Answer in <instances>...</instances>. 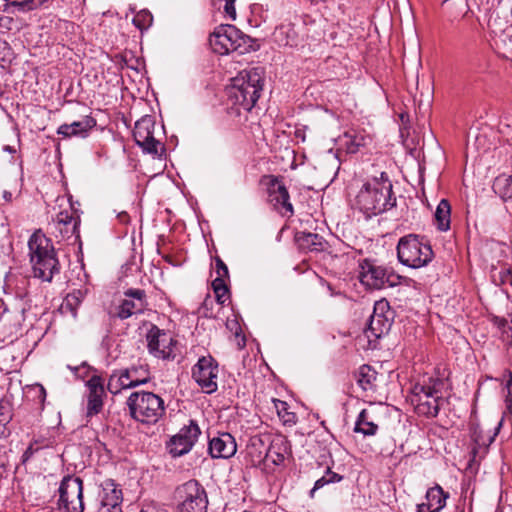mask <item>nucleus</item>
<instances>
[{
  "label": "nucleus",
  "instance_id": "12",
  "mask_svg": "<svg viewBox=\"0 0 512 512\" xmlns=\"http://www.w3.org/2000/svg\"><path fill=\"white\" fill-rule=\"evenodd\" d=\"M218 364L211 357H201L192 369V378L208 394L217 390Z\"/></svg>",
  "mask_w": 512,
  "mask_h": 512
},
{
  "label": "nucleus",
  "instance_id": "20",
  "mask_svg": "<svg viewBox=\"0 0 512 512\" xmlns=\"http://www.w3.org/2000/svg\"><path fill=\"white\" fill-rule=\"evenodd\" d=\"M208 451L214 459H229L237 451L236 440L228 432L219 433L209 441Z\"/></svg>",
  "mask_w": 512,
  "mask_h": 512
},
{
  "label": "nucleus",
  "instance_id": "37",
  "mask_svg": "<svg viewBox=\"0 0 512 512\" xmlns=\"http://www.w3.org/2000/svg\"><path fill=\"white\" fill-rule=\"evenodd\" d=\"M153 21L152 14L147 10H141L139 11L134 17H133V24L135 27H137L139 30H147Z\"/></svg>",
  "mask_w": 512,
  "mask_h": 512
},
{
  "label": "nucleus",
  "instance_id": "26",
  "mask_svg": "<svg viewBox=\"0 0 512 512\" xmlns=\"http://www.w3.org/2000/svg\"><path fill=\"white\" fill-rule=\"evenodd\" d=\"M78 225V218H75L67 211H61L56 217L54 230L59 232L63 239H69L77 232Z\"/></svg>",
  "mask_w": 512,
  "mask_h": 512
},
{
  "label": "nucleus",
  "instance_id": "54",
  "mask_svg": "<svg viewBox=\"0 0 512 512\" xmlns=\"http://www.w3.org/2000/svg\"><path fill=\"white\" fill-rule=\"evenodd\" d=\"M3 149L9 153H15V149L9 145L4 146Z\"/></svg>",
  "mask_w": 512,
  "mask_h": 512
},
{
  "label": "nucleus",
  "instance_id": "34",
  "mask_svg": "<svg viewBox=\"0 0 512 512\" xmlns=\"http://www.w3.org/2000/svg\"><path fill=\"white\" fill-rule=\"evenodd\" d=\"M493 189L502 198H512V175L501 174L495 178Z\"/></svg>",
  "mask_w": 512,
  "mask_h": 512
},
{
  "label": "nucleus",
  "instance_id": "33",
  "mask_svg": "<svg viewBox=\"0 0 512 512\" xmlns=\"http://www.w3.org/2000/svg\"><path fill=\"white\" fill-rule=\"evenodd\" d=\"M502 426V421H499L494 428L493 433H485L478 425L473 428L472 439L478 448L487 450L488 447L494 442Z\"/></svg>",
  "mask_w": 512,
  "mask_h": 512
},
{
  "label": "nucleus",
  "instance_id": "19",
  "mask_svg": "<svg viewBox=\"0 0 512 512\" xmlns=\"http://www.w3.org/2000/svg\"><path fill=\"white\" fill-rule=\"evenodd\" d=\"M123 493L116 482L107 479L101 484L98 512H122Z\"/></svg>",
  "mask_w": 512,
  "mask_h": 512
},
{
  "label": "nucleus",
  "instance_id": "40",
  "mask_svg": "<svg viewBox=\"0 0 512 512\" xmlns=\"http://www.w3.org/2000/svg\"><path fill=\"white\" fill-rule=\"evenodd\" d=\"M215 300L211 295H207L200 307V312L206 318H216L217 312L214 311Z\"/></svg>",
  "mask_w": 512,
  "mask_h": 512
},
{
  "label": "nucleus",
  "instance_id": "42",
  "mask_svg": "<svg viewBox=\"0 0 512 512\" xmlns=\"http://www.w3.org/2000/svg\"><path fill=\"white\" fill-rule=\"evenodd\" d=\"M215 262H216V272L218 275L217 277H222L224 280H225V278H228L229 277L228 267L223 262V260L220 257H216Z\"/></svg>",
  "mask_w": 512,
  "mask_h": 512
},
{
  "label": "nucleus",
  "instance_id": "38",
  "mask_svg": "<svg viewBox=\"0 0 512 512\" xmlns=\"http://www.w3.org/2000/svg\"><path fill=\"white\" fill-rule=\"evenodd\" d=\"M44 2L45 0L12 1L9 3V6L16 8L20 12H28L39 8Z\"/></svg>",
  "mask_w": 512,
  "mask_h": 512
},
{
  "label": "nucleus",
  "instance_id": "56",
  "mask_svg": "<svg viewBox=\"0 0 512 512\" xmlns=\"http://www.w3.org/2000/svg\"><path fill=\"white\" fill-rule=\"evenodd\" d=\"M151 507L143 508L140 512H150Z\"/></svg>",
  "mask_w": 512,
  "mask_h": 512
},
{
  "label": "nucleus",
  "instance_id": "48",
  "mask_svg": "<svg viewBox=\"0 0 512 512\" xmlns=\"http://www.w3.org/2000/svg\"><path fill=\"white\" fill-rule=\"evenodd\" d=\"M11 420V415L5 407L0 406V422H8Z\"/></svg>",
  "mask_w": 512,
  "mask_h": 512
},
{
  "label": "nucleus",
  "instance_id": "51",
  "mask_svg": "<svg viewBox=\"0 0 512 512\" xmlns=\"http://www.w3.org/2000/svg\"><path fill=\"white\" fill-rule=\"evenodd\" d=\"M7 423L8 422H0V437H5L7 435Z\"/></svg>",
  "mask_w": 512,
  "mask_h": 512
},
{
  "label": "nucleus",
  "instance_id": "36",
  "mask_svg": "<svg viewBox=\"0 0 512 512\" xmlns=\"http://www.w3.org/2000/svg\"><path fill=\"white\" fill-rule=\"evenodd\" d=\"M341 480H342V476L341 475L333 472L330 469V467H327L325 475H323L321 478L316 480V482L314 484V487L310 491V496L313 497L315 491L321 489L325 485L330 484V483H337V482H340Z\"/></svg>",
  "mask_w": 512,
  "mask_h": 512
},
{
  "label": "nucleus",
  "instance_id": "49",
  "mask_svg": "<svg viewBox=\"0 0 512 512\" xmlns=\"http://www.w3.org/2000/svg\"><path fill=\"white\" fill-rule=\"evenodd\" d=\"M502 282L512 287V271L506 270L502 275Z\"/></svg>",
  "mask_w": 512,
  "mask_h": 512
},
{
  "label": "nucleus",
  "instance_id": "3",
  "mask_svg": "<svg viewBox=\"0 0 512 512\" xmlns=\"http://www.w3.org/2000/svg\"><path fill=\"white\" fill-rule=\"evenodd\" d=\"M264 85V72L260 67L243 70L233 79L229 97L234 105L251 111L258 101Z\"/></svg>",
  "mask_w": 512,
  "mask_h": 512
},
{
  "label": "nucleus",
  "instance_id": "8",
  "mask_svg": "<svg viewBox=\"0 0 512 512\" xmlns=\"http://www.w3.org/2000/svg\"><path fill=\"white\" fill-rule=\"evenodd\" d=\"M358 278L370 289H381L387 284L390 287L400 284L401 276L391 268L379 265L374 260L365 259L359 265Z\"/></svg>",
  "mask_w": 512,
  "mask_h": 512
},
{
  "label": "nucleus",
  "instance_id": "43",
  "mask_svg": "<svg viewBox=\"0 0 512 512\" xmlns=\"http://www.w3.org/2000/svg\"><path fill=\"white\" fill-rule=\"evenodd\" d=\"M225 1V5H224V12L227 16H229V18L231 20H235L236 19V9H235V6H234V3L236 0H224Z\"/></svg>",
  "mask_w": 512,
  "mask_h": 512
},
{
  "label": "nucleus",
  "instance_id": "16",
  "mask_svg": "<svg viewBox=\"0 0 512 512\" xmlns=\"http://www.w3.org/2000/svg\"><path fill=\"white\" fill-rule=\"evenodd\" d=\"M147 341L149 352L155 357L160 359L175 357L176 341L169 333L153 327L147 335Z\"/></svg>",
  "mask_w": 512,
  "mask_h": 512
},
{
  "label": "nucleus",
  "instance_id": "14",
  "mask_svg": "<svg viewBox=\"0 0 512 512\" xmlns=\"http://www.w3.org/2000/svg\"><path fill=\"white\" fill-rule=\"evenodd\" d=\"M386 312H389V303L386 300L377 301L374 305L373 314L370 316L368 326L364 330L369 343L389 332L392 323L390 317L385 314Z\"/></svg>",
  "mask_w": 512,
  "mask_h": 512
},
{
  "label": "nucleus",
  "instance_id": "23",
  "mask_svg": "<svg viewBox=\"0 0 512 512\" xmlns=\"http://www.w3.org/2000/svg\"><path fill=\"white\" fill-rule=\"evenodd\" d=\"M449 493L444 492L443 488L436 484L427 490L426 502L417 505L416 512H440L446 505Z\"/></svg>",
  "mask_w": 512,
  "mask_h": 512
},
{
  "label": "nucleus",
  "instance_id": "31",
  "mask_svg": "<svg viewBox=\"0 0 512 512\" xmlns=\"http://www.w3.org/2000/svg\"><path fill=\"white\" fill-rule=\"evenodd\" d=\"M435 225L438 230L446 232L451 224V205L447 199H442L437 205L435 214Z\"/></svg>",
  "mask_w": 512,
  "mask_h": 512
},
{
  "label": "nucleus",
  "instance_id": "6",
  "mask_svg": "<svg viewBox=\"0 0 512 512\" xmlns=\"http://www.w3.org/2000/svg\"><path fill=\"white\" fill-rule=\"evenodd\" d=\"M433 251L428 243H424L417 235L402 237L397 245L399 261L411 268L426 266L433 258Z\"/></svg>",
  "mask_w": 512,
  "mask_h": 512
},
{
  "label": "nucleus",
  "instance_id": "29",
  "mask_svg": "<svg viewBox=\"0 0 512 512\" xmlns=\"http://www.w3.org/2000/svg\"><path fill=\"white\" fill-rule=\"evenodd\" d=\"M378 429V425L373 421L371 411L363 409L356 419L354 432L361 433L364 437H367L376 435Z\"/></svg>",
  "mask_w": 512,
  "mask_h": 512
},
{
  "label": "nucleus",
  "instance_id": "9",
  "mask_svg": "<svg viewBox=\"0 0 512 512\" xmlns=\"http://www.w3.org/2000/svg\"><path fill=\"white\" fill-rule=\"evenodd\" d=\"M58 508L64 512H83V480L67 475L59 486Z\"/></svg>",
  "mask_w": 512,
  "mask_h": 512
},
{
  "label": "nucleus",
  "instance_id": "50",
  "mask_svg": "<svg viewBox=\"0 0 512 512\" xmlns=\"http://www.w3.org/2000/svg\"><path fill=\"white\" fill-rule=\"evenodd\" d=\"M117 217H118L119 221L123 224H126L129 222V215L125 211L118 213Z\"/></svg>",
  "mask_w": 512,
  "mask_h": 512
},
{
  "label": "nucleus",
  "instance_id": "13",
  "mask_svg": "<svg viewBox=\"0 0 512 512\" xmlns=\"http://www.w3.org/2000/svg\"><path fill=\"white\" fill-rule=\"evenodd\" d=\"M201 430L198 424L191 420L188 426H184L167 443V449L172 457H180L187 454L196 443Z\"/></svg>",
  "mask_w": 512,
  "mask_h": 512
},
{
  "label": "nucleus",
  "instance_id": "10",
  "mask_svg": "<svg viewBox=\"0 0 512 512\" xmlns=\"http://www.w3.org/2000/svg\"><path fill=\"white\" fill-rule=\"evenodd\" d=\"M150 380V373L145 365L132 366L114 372L107 384V389L112 394H118L123 389H130L146 384Z\"/></svg>",
  "mask_w": 512,
  "mask_h": 512
},
{
  "label": "nucleus",
  "instance_id": "18",
  "mask_svg": "<svg viewBox=\"0 0 512 512\" xmlns=\"http://www.w3.org/2000/svg\"><path fill=\"white\" fill-rule=\"evenodd\" d=\"M268 201L283 216L294 213L287 188L277 177L271 176L268 183Z\"/></svg>",
  "mask_w": 512,
  "mask_h": 512
},
{
  "label": "nucleus",
  "instance_id": "41",
  "mask_svg": "<svg viewBox=\"0 0 512 512\" xmlns=\"http://www.w3.org/2000/svg\"><path fill=\"white\" fill-rule=\"evenodd\" d=\"M80 300L79 297L75 294H68L64 300L62 305L63 309H69L70 312L75 316L76 315V307L79 305Z\"/></svg>",
  "mask_w": 512,
  "mask_h": 512
},
{
  "label": "nucleus",
  "instance_id": "22",
  "mask_svg": "<svg viewBox=\"0 0 512 512\" xmlns=\"http://www.w3.org/2000/svg\"><path fill=\"white\" fill-rule=\"evenodd\" d=\"M291 443L287 437L277 435L268 445L266 462H271L273 465H281L286 458L291 456Z\"/></svg>",
  "mask_w": 512,
  "mask_h": 512
},
{
  "label": "nucleus",
  "instance_id": "35",
  "mask_svg": "<svg viewBox=\"0 0 512 512\" xmlns=\"http://www.w3.org/2000/svg\"><path fill=\"white\" fill-rule=\"evenodd\" d=\"M215 301L218 305L223 306L229 300V289L222 277H216L212 282Z\"/></svg>",
  "mask_w": 512,
  "mask_h": 512
},
{
  "label": "nucleus",
  "instance_id": "1",
  "mask_svg": "<svg viewBox=\"0 0 512 512\" xmlns=\"http://www.w3.org/2000/svg\"><path fill=\"white\" fill-rule=\"evenodd\" d=\"M392 187L386 172L367 179L356 195V207L368 218L390 210L396 205Z\"/></svg>",
  "mask_w": 512,
  "mask_h": 512
},
{
  "label": "nucleus",
  "instance_id": "2",
  "mask_svg": "<svg viewBox=\"0 0 512 512\" xmlns=\"http://www.w3.org/2000/svg\"><path fill=\"white\" fill-rule=\"evenodd\" d=\"M28 248L33 276L51 282L54 275L60 273V263L51 239L38 230L30 236Z\"/></svg>",
  "mask_w": 512,
  "mask_h": 512
},
{
  "label": "nucleus",
  "instance_id": "44",
  "mask_svg": "<svg viewBox=\"0 0 512 512\" xmlns=\"http://www.w3.org/2000/svg\"><path fill=\"white\" fill-rule=\"evenodd\" d=\"M34 391H35V394H36V398L39 400L41 408H43L44 402L46 400V395H47L45 388L42 385L38 384L34 388Z\"/></svg>",
  "mask_w": 512,
  "mask_h": 512
},
{
  "label": "nucleus",
  "instance_id": "4",
  "mask_svg": "<svg viewBox=\"0 0 512 512\" xmlns=\"http://www.w3.org/2000/svg\"><path fill=\"white\" fill-rule=\"evenodd\" d=\"M446 381L441 377L430 376L424 378L413 387V394L416 398V411L426 417H436L444 402L443 390Z\"/></svg>",
  "mask_w": 512,
  "mask_h": 512
},
{
  "label": "nucleus",
  "instance_id": "39",
  "mask_svg": "<svg viewBox=\"0 0 512 512\" xmlns=\"http://www.w3.org/2000/svg\"><path fill=\"white\" fill-rule=\"evenodd\" d=\"M274 406L277 410L279 417L284 423H293L295 415L294 413L287 411V403L278 399L273 400Z\"/></svg>",
  "mask_w": 512,
  "mask_h": 512
},
{
  "label": "nucleus",
  "instance_id": "24",
  "mask_svg": "<svg viewBox=\"0 0 512 512\" xmlns=\"http://www.w3.org/2000/svg\"><path fill=\"white\" fill-rule=\"evenodd\" d=\"M96 126V120L92 116H85L80 121L71 124H62L57 129V134L63 138L81 137L85 138L91 129Z\"/></svg>",
  "mask_w": 512,
  "mask_h": 512
},
{
  "label": "nucleus",
  "instance_id": "30",
  "mask_svg": "<svg viewBox=\"0 0 512 512\" xmlns=\"http://www.w3.org/2000/svg\"><path fill=\"white\" fill-rule=\"evenodd\" d=\"M342 141L346 152L349 154H355L360 150L361 147L367 145V142L370 141V138L363 132L350 130L344 133Z\"/></svg>",
  "mask_w": 512,
  "mask_h": 512
},
{
  "label": "nucleus",
  "instance_id": "28",
  "mask_svg": "<svg viewBox=\"0 0 512 512\" xmlns=\"http://www.w3.org/2000/svg\"><path fill=\"white\" fill-rule=\"evenodd\" d=\"M377 376V371L367 364L360 366L355 372L356 382L365 392H374L376 390Z\"/></svg>",
  "mask_w": 512,
  "mask_h": 512
},
{
  "label": "nucleus",
  "instance_id": "53",
  "mask_svg": "<svg viewBox=\"0 0 512 512\" xmlns=\"http://www.w3.org/2000/svg\"><path fill=\"white\" fill-rule=\"evenodd\" d=\"M163 258H164V260H165L167 263H169V264H171V265H174V266L176 265V264L174 263V261H173V259H172V257H171V256L166 255V256H164Z\"/></svg>",
  "mask_w": 512,
  "mask_h": 512
},
{
  "label": "nucleus",
  "instance_id": "17",
  "mask_svg": "<svg viewBox=\"0 0 512 512\" xmlns=\"http://www.w3.org/2000/svg\"><path fill=\"white\" fill-rule=\"evenodd\" d=\"M125 298L117 308L116 316L122 320L134 314L143 313L148 306L147 295L143 289H128L124 292Z\"/></svg>",
  "mask_w": 512,
  "mask_h": 512
},
{
  "label": "nucleus",
  "instance_id": "55",
  "mask_svg": "<svg viewBox=\"0 0 512 512\" xmlns=\"http://www.w3.org/2000/svg\"><path fill=\"white\" fill-rule=\"evenodd\" d=\"M506 402H507V407L511 408L512 407V399H510V400L507 399Z\"/></svg>",
  "mask_w": 512,
  "mask_h": 512
},
{
  "label": "nucleus",
  "instance_id": "5",
  "mask_svg": "<svg viewBox=\"0 0 512 512\" xmlns=\"http://www.w3.org/2000/svg\"><path fill=\"white\" fill-rule=\"evenodd\" d=\"M126 404L131 418L143 424H155L165 414L164 400L153 392H133Z\"/></svg>",
  "mask_w": 512,
  "mask_h": 512
},
{
  "label": "nucleus",
  "instance_id": "7",
  "mask_svg": "<svg viewBox=\"0 0 512 512\" xmlns=\"http://www.w3.org/2000/svg\"><path fill=\"white\" fill-rule=\"evenodd\" d=\"M247 42V36L230 24L219 25L209 37L212 50L219 55H226L231 52L244 54L247 51Z\"/></svg>",
  "mask_w": 512,
  "mask_h": 512
},
{
  "label": "nucleus",
  "instance_id": "47",
  "mask_svg": "<svg viewBox=\"0 0 512 512\" xmlns=\"http://www.w3.org/2000/svg\"><path fill=\"white\" fill-rule=\"evenodd\" d=\"M37 450L38 449L34 448L33 445H29L22 455V463H26Z\"/></svg>",
  "mask_w": 512,
  "mask_h": 512
},
{
  "label": "nucleus",
  "instance_id": "32",
  "mask_svg": "<svg viewBox=\"0 0 512 512\" xmlns=\"http://www.w3.org/2000/svg\"><path fill=\"white\" fill-rule=\"evenodd\" d=\"M296 241L301 249L309 251H320L324 247L323 237L316 233L299 232L296 235Z\"/></svg>",
  "mask_w": 512,
  "mask_h": 512
},
{
  "label": "nucleus",
  "instance_id": "21",
  "mask_svg": "<svg viewBox=\"0 0 512 512\" xmlns=\"http://www.w3.org/2000/svg\"><path fill=\"white\" fill-rule=\"evenodd\" d=\"M87 417H92L103 408V397L105 395L103 380L98 375H93L87 382Z\"/></svg>",
  "mask_w": 512,
  "mask_h": 512
},
{
  "label": "nucleus",
  "instance_id": "25",
  "mask_svg": "<svg viewBox=\"0 0 512 512\" xmlns=\"http://www.w3.org/2000/svg\"><path fill=\"white\" fill-rule=\"evenodd\" d=\"M267 441L260 435L252 436L246 447V457L251 466H260L266 462L267 458Z\"/></svg>",
  "mask_w": 512,
  "mask_h": 512
},
{
  "label": "nucleus",
  "instance_id": "27",
  "mask_svg": "<svg viewBox=\"0 0 512 512\" xmlns=\"http://www.w3.org/2000/svg\"><path fill=\"white\" fill-rule=\"evenodd\" d=\"M483 29H486L491 36L501 35L508 26V21L502 17L497 10L488 11L483 21H480Z\"/></svg>",
  "mask_w": 512,
  "mask_h": 512
},
{
  "label": "nucleus",
  "instance_id": "11",
  "mask_svg": "<svg viewBox=\"0 0 512 512\" xmlns=\"http://www.w3.org/2000/svg\"><path fill=\"white\" fill-rule=\"evenodd\" d=\"M182 502L179 512H207L208 498L204 487L194 479L185 482L177 489Z\"/></svg>",
  "mask_w": 512,
  "mask_h": 512
},
{
  "label": "nucleus",
  "instance_id": "45",
  "mask_svg": "<svg viewBox=\"0 0 512 512\" xmlns=\"http://www.w3.org/2000/svg\"><path fill=\"white\" fill-rule=\"evenodd\" d=\"M504 378H506L505 388L508 392L507 398L512 394V372L511 370H505L503 374Z\"/></svg>",
  "mask_w": 512,
  "mask_h": 512
},
{
  "label": "nucleus",
  "instance_id": "46",
  "mask_svg": "<svg viewBox=\"0 0 512 512\" xmlns=\"http://www.w3.org/2000/svg\"><path fill=\"white\" fill-rule=\"evenodd\" d=\"M10 52V47L7 43H4L3 46H0V66H3L6 62L7 54Z\"/></svg>",
  "mask_w": 512,
  "mask_h": 512
},
{
  "label": "nucleus",
  "instance_id": "15",
  "mask_svg": "<svg viewBox=\"0 0 512 512\" xmlns=\"http://www.w3.org/2000/svg\"><path fill=\"white\" fill-rule=\"evenodd\" d=\"M155 122L150 116L142 117L135 123L133 137L136 144L149 154H158L160 142L154 137Z\"/></svg>",
  "mask_w": 512,
  "mask_h": 512
},
{
  "label": "nucleus",
  "instance_id": "52",
  "mask_svg": "<svg viewBox=\"0 0 512 512\" xmlns=\"http://www.w3.org/2000/svg\"><path fill=\"white\" fill-rule=\"evenodd\" d=\"M3 197L6 201H11L12 200V193L11 192H8V191H4L3 193Z\"/></svg>",
  "mask_w": 512,
  "mask_h": 512
}]
</instances>
